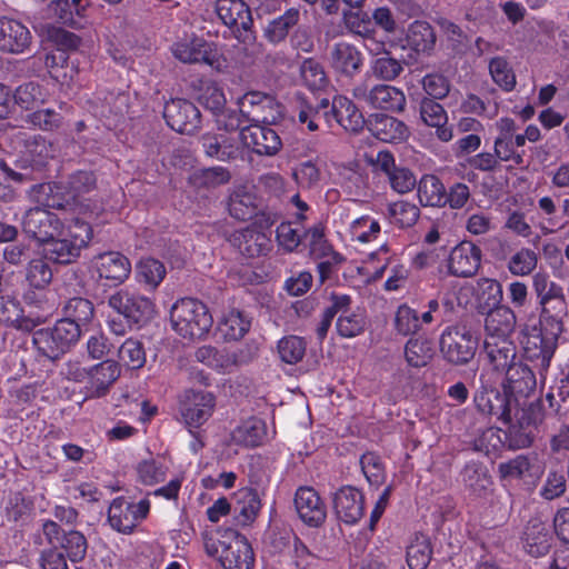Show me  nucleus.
<instances>
[{
    "instance_id": "f257e3e1",
    "label": "nucleus",
    "mask_w": 569,
    "mask_h": 569,
    "mask_svg": "<svg viewBox=\"0 0 569 569\" xmlns=\"http://www.w3.org/2000/svg\"><path fill=\"white\" fill-rule=\"evenodd\" d=\"M493 372L483 369L479 375V386L473 395V402L479 413L487 417H495L506 425H511L520 410L517 403L503 391L497 388Z\"/></svg>"
},
{
    "instance_id": "f03ea898",
    "label": "nucleus",
    "mask_w": 569,
    "mask_h": 569,
    "mask_svg": "<svg viewBox=\"0 0 569 569\" xmlns=\"http://www.w3.org/2000/svg\"><path fill=\"white\" fill-rule=\"evenodd\" d=\"M173 330L184 339H201L213 323L208 307L193 298L178 300L170 310Z\"/></svg>"
},
{
    "instance_id": "7ed1b4c3",
    "label": "nucleus",
    "mask_w": 569,
    "mask_h": 569,
    "mask_svg": "<svg viewBox=\"0 0 569 569\" xmlns=\"http://www.w3.org/2000/svg\"><path fill=\"white\" fill-rule=\"evenodd\" d=\"M80 336L81 329L74 322L58 320L52 328L37 330L32 342L39 356L53 361L68 352Z\"/></svg>"
},
{
    "instance_id": "20e7f679",
    "label": "nucleus",
    "mask_w": 569,
    "mask_h": 569,
    "mask_svg": "<svg viewBox=\"0 0 569 569\" xmlns=\"http://www.w3.org/2000/svg\"><path fill=\"white\" fill-rule=\"evenodd\" d=\"M477 346V339L462 326L447 327L439 340L443 359L453 366H463L473 359Z\"/></svg>"
},
{
    "instance_id": "39448f33",
    "label": "nucleus",
    "mask_w": 569,
    "mask_h": 569,
    "mask_svg": "<svg viewBox=\"0 0 569 569\" xmlns=\"http://www.w3.org/2000/svg\"><path fill=\"white\" fill-rule=\"evenodd\" d=\"M108 305L122 315L129 323L138 326L147 323L154 313V305L149 298L128 289H121L111 295Z\"/></svg>"
},
{
    "instance_id": "423d86ee",
    "label": "nucleus",
    "mask_w": 569,
    "mask_h": 569,
    "mask_svg": "<svg viewBox=\"0 0 569 569\" xmlns=\"http://www.w3.org/2000/svg\"><path fill=\"white\" fill-rule=\"evenodd\" d=\"M352 96L372 108L392 112L402 111L406 106L403 91L389 84H377L369 89L366 82H361L355 86Z\"/></svg>"
},
{
    "instance_id": "0eeeda50",
    "label": "nucleus",
    "mask_w": 569,
    "mask_h": 569,
    "mask_svg": "<svg viewBox=\"0 0 569 569\" xmlns=\"http://www.w3.org/2000/svg\"><path fill=\"white\" fill-rule=\"evenodd\" d=\"M42 532L52 547L60 548L71 562H79L84 559L88 542L84 535L78 530H61L60 526L47 520L42 525Z\"/></svg>"
},
{
    "instance_id": "6e6552de",
    "label": "nucleus",
    "mask_w": 569,
    "mask_h": 569,
    "mask_svg": "<svg viewBox=\"0 0 569 569\" xmlns=\"http://www.w3.org/2000/svg\"><path fill=\"white\" fill-rule=\"evenodd\" d=\"M559 333L540 326L532 327L522 341L526 357L538 361L541 370H547L556 351Z\"/></svg>"
},
{
    "instance_id": "1a4fd4ad",
    "label": "nucleus",
    "mask_w": 569,
    "mask_h": 569,
    "mask_svg": "<svg viewBox=\"0 0 569 569\" xmlns=\"http://www.w3.org/2000/svg\"><path fill=\"white\" fill-rule=\"evenodd\" d=\"M149 509L150 503L146 499L133 503L124 498H116L109 507L108 520L117 531L130 533L147 517Z\"/></svg>"
},
{
    "instance_id": "9d476101",
    "label": "nucleus",
    "mask_w": 569,
    "mask_h": 569,
    "mask_svg": "<svg viewBox=\"0 0 569 569\" xmlns=\"http://www.w3.org/2000/svg\"><path fill=\"white\" fill-rule=\"evenodd\" d=\"M227 538V548L221 550L220 563L224 569H252L254 558L253 551L246 537L233 529H223L220 533Z\"/></svg>"
},
{
    "instance_id": "9b49d317",
    "label": "nucleus",
    "mask_w": 569,
    "mask_h": 569,
    "mask_svg": "<svg viewBox=\"0 0 569 569\" xmlns=\"http://www.w3.org/2000/svg\"><path fill=\"white\" fill-rule=\"evenodd\" d=\"M238 106L247 119L254 122H273L280 116V104L268 93L249 91L238 99Z\"/></svg>"
},
{
    "instance_id": "f8f14e48",
    "label": "nucleus",
    "mask_w": 569,
    "mask_h": 569,
    "mask_svg": "<svg viewBox=\"0 0 569 569\" xmlns=\"http://www.w3.org/2000/svg\"><path fill=\"white\" fill-rule=\"evenodd\" d=\"M163 117L168 126L180 133L191 134L201 122L199 109L184 99H172L164 104Z\"/></svg>"
},
{
    "instance_id": "ddd939ff",
    "label": "nucleus",
    "mask_w": 569,
    "mask_h": 569,
    "mask_svg": "<svg viewBox=\"0 0 569 569\" xmlns=\"http://www.w3.org/2000/svg\"><path fill=\"white\" fill-rule=\"evenodd\" d=\"M238 137L246 148L259 156H274L282 147L278 133L268 126L259 124V122L242 128Z\"/></svg>"
},
{
    "instance_id": "4468645a",
    "label": "nucleus",
    "mask_w": 569,
    "mask_h": 569,
    "mask_svg": "<svg viewBox=\"0 0 569 569\" xmlns=\"http://www.w3.org/2000/svg\"><path fill=\"white\" fill-rule=\"evenodd\" d=\"M61 222L50 211L36 207L26 211L22 219L23 232L39 243L43 244L50 238L60 233Z\"/></svg>"
},
{
    "instance_id": "2eb2a0df",
    "label": "nucleus",
    "mask_w": 569,
    "mask_h": 569,
    "mask_svg": "<svg viewBox=\"0 0 569 569\" xmlns=\"http://www.w3.org/2000/svg\"><path fill=\"white\" fill-rule=\"evenodd\" d=\"M481 249L471 241H461L450 251L448 271L459 278L473 277L481 264Z\"/></svg>"
},
{
    "instance_id": "dca6fc26",
    "label": "nucleus",
    "mask_w": 569,
    "mask_h": 569,
    "mask_svg": "<svg viewBox=\"0 0 569 569\" xmlns=\"http://www.w3.org/2000/svg\"><path fill=\"white\" fill-rule=\"evenodd\" d=\"M216 402L211 392L188 390L181 400V415L189 427L198 428L212 415Z\"/></svg>"
},
{
    "instance_id": "f3484780",
    "label": "nucleus",
    "mask_w": 569,
    "mask_h": 569,
    "mask_svg": "<svg viewBox=\"0 0 569 569\" xmlns=\"http://www.w3.org/2000/svg\"><path fill=\"white\" fill-rule=\"evenodd\" d=\"M238 139V136L208 131L199 138V143L206 157L228 162L236 160L241 153Z\"/></svg>"
},
{
    "instance_id": "a211bd4d",
    "label": "nucleus",
    "mask_w": 569,
    "mask_h": 569,
    "mask_svg": "<svg viewBox=\"0 0 569 569\" xmlns=\"http://www.w3.org/2000/svg\"><path fill=\"white\" fill-rule=\"evenodd\" d=\"M295 507L300 519L310 527H320L327 518V507L311 487H300L297 490Z\"/></svg>"
},
{
    "instance_id": "6ab92c4d",
    "label": "nucleus",
    "mask_w": 569,
    "mask_h": 569,
    "mask_svg": "<svg viewBox=\"0 0 569 569\" xmlns=\"http://www.w3.org/2000/svg\"><path fill=\"white\" fill-rule=\"evenodd\" d=\"M483 353L491 367L488 371L493 372L498 379L500 373L516 362L517 347L511 339L485 338Z\"/></svg>"
},
{
    "instance_id": "aec40b11",
    "label": "nucleus",
    "mask_w": 569,
    "mask_h": 569,
    "mask_svg": "<svg viewBox=\"0 0 569 569\" xmlns=\"http://www.w3.org/2000/svg\"><path fill=\"white\" fill-rule=\"evenodd\" d=\"M256 353L257 349L251 350L250 348H246L239 349L232 355H228L212 346H202L196 350L194 358L198 362H201L209 368L221 370L231 365L240 366L248 363L254 358Z\"/></svg>"
},
{
    "instance_id": "412c9836",
    "label": "nucleus",
    "mask_w": 569,
    "mask_h": 569,
    "mask_svg": "<svg viewBox=\"0 0 569 569\" xmlns=\"http://www.w3.org/2000/svg\"><path fill=\"white\" fill-rule=\"evenodd\" d=\"M506 380L503 391L517 403V397H529L537 386L533 371L522 362H515L503 371Z\"/></svg>"
},
{
    "instance_id": "4be33fe9",
    "label": "nucleus",
    "mask_w": 569,
    "mask_h": 569,
    "mask_svg": "<svg viewBox=\"0 0 569 569\" xmlns=\"http://www.w3.org/2000/svg\"><path fill=\"white\" fill-rule=\"evenodd\" d=\"M70 211L83 207L86 197L97 189V177L93 171L78 170L61 181Z\"/></svg>"
},
{
    "instance_id": "5701e85b",
    "label": "nucleus",
    "mask_w": 569,
    "mask_h": 569,
    "mask_svg": "<svg viewBox=\"0 0 569 569\" xmlns=\"http://www.w3.org/2000/svg\"><path fill=\"white\" fill-rule=\"evenodd\" d=\"M337 517L347 525H355L363 516V497L351 486L340 488L333 496Z\"/></svg>"
},
{
    "instance_id": "b1692460",
    "label": "nucleus",
    "mask_w": 569,
    "mask_h": 569,
    "mask_svg": "<svg viewBox=\"0 0 569 569\" xmlns=\"http://www.w3.org/2000/svg\"><path fill=\"white\" fill-rule=\"evenodd\" d=\"M498 131L493 141V149L497 158L501 162H512L516 166L523 163V153L519 152L513 146V136L517 131V124L511 118H501L496 122Z\"/></svg>"
},
{
    "instance_id": "393cba45",
    "label": "nucleus",
    "mask_w": 569,
    "mask_h": 569,
    "mask_svg": "<svg viewBox=\"0 0 569 569\" xmlns=\"http://www.w3.org/2000/svg\"><path fill=\"white\" fill-rule=\"evenodd\" d=\"M31 32L20 21L0 17V50L8 53H21L31 43Z\"/></svg>"
},
{
    "instance_id": "a878e982",
    "label": "nucleus",
    "mask_w": 569,
    "mask_h": 569,
    "mask_svg": "<svg viewBox=\"0 0 569 569\" xmlns=\"http://www.w3.org/2000/svg\"><path fill=\"white\" fill-rule=\"evenodd\" d=\"M173 57L182 63L212 64L211 44L199 37L184 38L171 46Z\"/></svg>"
},
{
    "instance_id": "bb28decb",
    "label": "nucleus",
    "mask_w": 569,
    "mask_h": 569,
    "mask_svg": "<svg viewBox=\"0 0 569 569\" xmlns=\"http://www.w3.org/2000/svg\"><path fill=\"white\" fill-rule=\"evenodd\" d=\"M230 242L243 257L256 258L266 254L271 247L270 238L256 228L234 231Z\"/></svg>"
},
{
    "instance_id": "cd10ccee",
    "label": "nucleus",
    "mask_w": 569,
    "mask_h": 569,
    "mask_svg": "<svg viewBox=\"0 0 569 569\" xmlns=\"http://www.w3.org/2000/svg\"><path fill=\"white\" fill-rule=\"evenodd\" d=\"M120 365L113 360H104L92 366L86 387L88 397L100 398L106 396L110 387L120 377Z\"/></svg>"
},
{
    "instance_id": "c85d7f7f",
    "label": "nucleus",
    "mask_w": 569,
    "mask_h": 569,
    "mask_svg": "<svg viewBox=\"0 0 569 569\" xmlns=\"http://www.w3.org/2000/svg\"><path fill=\"white\" fill-rule=\"evenodd\" d=\"M362 62L360 50L346 41L335 43L330 50V64L341 76L352 78L361 69Z\"/></svg>"
},
{
    "instance_id": "c756f323",
    "label": "nucleus",
    "mask_w": 569,
    "mask_h": 569,
    "mask_svg": "<svg viewBox=\"0 0 569 569\" xmlns=\"http://www.w3.org/2000/svg\"><path fill=\"white\" fill-rule=\"evenodd\" d=\"M517 327V317L507 306L490 309L485 318L486 338L511 339Z\"/></svg>"
},
{
    "instance_id": "7c9ffc66",
    "label": "nucleus",
    "mask_w": 569,
    "mask_h": 569,
    "mask_svg": "<svg viewBox=\"0 0 569 569\" xmlns=\"http://www.w3.org/2000/svg\"><path fill=\"white\" fill-rule=\"evenodd\" d=\"M539 305L541 306L540 326L561 335L562 320L567 316V302L562 289L540 299Z\"/></svg>"
},
{
    "instance_id": "2f4dec72",
    "label": "nucleus",
    "mask_w": 569,
    "mask_h": 569,
    "mask_svg": "<svg viewBox=\"0 0 569 569\" xmlns=\"http://www.w3.org/2000/svg\"><path fill=\"white\" fill-rule=\"evenodd\" d=\"M94 260L99 277L116 283H122L131 272L129 259L118 251L100 253Z\"/></svg>"
},
{
    "instance_id": "473e14b6",
    "label": "nucleus",
    "mask_w": 569,
    "mask_h": 569,
    "mask_svg": "<svg viewBox=\"0 0 569 569\" xmlns=\"http://www.w3.org/2000/svg\"><path fill=\"white\" fill-rule=\"evenodd\" d=\"M330 111L337 123L351 133L360 132L367 123L357 106L346 97H335Z\"/></svg>"
},
{
    "instance_id": "72a5a7b5",
    "label": "nucleus",
    "mask_w": 569,
    "mask_h": 569,
    "mask_svg": "<svg viewBox=\"0 0 569 569\" xmlns=\"http://www.w3.org/2000/svg\"><path fill=\"white\" fill-rule=\"evenodd\" d=\"M367 124L369 131L383 142H400L408 137L407 126L391 116L375 114Z\"/></svg>"
},
{
    "instance_id": "f704fd0d",
    "label": "nucleus",
    "mask_w": 569,
    "mask_h": 569,
    "mask_svg": "<svg viewBox=\"0 0 569 569\" xmlns=\"http://www.w3.org/2000/svg\"><path fill=\"white\" fill-rule=\"evenodd\" d=\"M29 198L43 208L70 210L61 181L32 186Z\"/></svg>"
},
{
    "instance_id": "c9c22d12",
    "label": "nucleus",
    "mask_w": 569,
    "mask_h": 569,
    "mask_svg": "<svg viewBox=\"0 0 569 569\" xmlns=\"http://www.w3.org/2000/svg\"><path fill=\"white\" fill-rule=\"evenodd\" d=\"M216 12L227 27L243 30L251 27V13L243 0H217Z\"/></svg>"
},
{
    "instance_id": "e433bc0d",
    "label": "nucleus",
    "mask_w": 569,
    "mask_h": 569,
    "mask_svg": "<svg viewBox=\"0 0 569 569\" xmlns=\"http://www.w3.org/2000/svg\"><path fill=\"white\" fill-rule=\"evenodd\" d=\"M420 116L427 126L436 128V136L441 141L451 140L452 130L446 126L448 118L440 103L433 99H423L420 104Z\"/></svg>"
},
{
    "instance_id": "4c0bfd02",
    "label": "nucleus",
    "mask_w": 569,
    "mask_h": 569,
    "mask_svg": "<svg viewBox=\"0 0 569 569\" xmlns=\"http://www.w3.org/2000/svg\"><path fill=\"white\" fill-rule=\"evenodd\" d=\"M300 19V10L298 8H289L281 16L268 22L263 29V36L273 44L280 43L299 24Z\"/></svg>"
},
{
    "instance_id": "58836bf2",
    "label": "nucleus",
    "mask_w": 569,
    "mask_h": 569,
    "mask_svg": "<svg viewBox=\"0 0 569 569\" xmlns=\"http://www.w3.org/2000/svg\"><path fill=\"white\" fill-rule=\"evenodd\" d=\"M260 507V498L256 490L242 488L236 492L232 510L236 519L242 526H247L256 519Z\"/></svg>"
},
{
    "instance_id": "ea45409f",
    "label": "nucleus",
    "mask_w": 569,
    "mask_h": 569,
    "mask_svg": "<svg viewBox=\"0 0 569 569\" xmlns=\"http://www.w3.org/2000/svg\"><path fill=\"white\" fill-rule=\"evenodd\" d=\"M331 102L329 99H321L317 103L303 102L298 112V121L307 124L309 131H317L322 122L330 123L332 118Z\"/></svg>"
},
{
    "instance_id": "a19ab883",
    "label": "nucleus",
    "mask_w": 569,
    "mask_h": 569,
    "mask_svg": "<svg viewBox=\"0 0 569 569\" xmlns=\"http://www.w3.org/2000/svg\"><path fill=\"white\" fill-rule=\"evenodd\" d=\"M42 246L46 259L56 263H71L80 254V249L68 237L61 239L52 237Z\"/></svg>"
},
{
    "instance_id": "79ce46f5",
    "label": "nucleus",
    "mask_w": 569,
    "mask_h": 569,
    "mask_svg": "<svg viewBox=\"0 0 569 569\" xmlns=\"http://www.w3.org/2000/svg\"><path fill=\"white\" fill-rule=\"evenodd\" d=\"M231 180V172L220 166L198 169L189 176V184L196 189H214L227 184Z\"/></svg>"
},
{
    "instance_id": "37998d69",
    "label": "nucleus",
    "mask_w": 569,
    "mask_h": 569,
    "mask_svg": "<svg viewBox=\"0 0 569 569\" xmlns=\"http://www.w3.org/2000/svg\"><path fill=\"white\" fill-rule=\"evenodd\" d=\"M432 340L426 337L411 338L405 346V357L409 366L421 368L427 366L435 356Z\"/></svg>"
},
{
    "instance_id": "c03bdc74",
    "label": "nucleus",
    "mask_w": 569,
    "mask_h": 569,
    "mask_svg": "<svg viewBox=\"0 0 569 569\" xmlns=\"http://www.w3.org/2000/svg\"><path fill=\"white\" fill-rule=\"evenodd\" d=\"M418 197L422 206L441 207L447 203L443 183L433 174H425L418 186Z\"/></svg>"
},
{
    "instance_id": "a18cd8bd",
    "label": "nucleus",
    "mask_w": 569,
    "mask_h": 569,
    "mask_svg": "<svg viewBox=\"0 0 569 569\" xmlns=\"http://www.w3.org/2000/svg\"><path fill=\"white\" fill-rule=\"evenodd\" d=\"M267 436L266 425L258 418H250L238 426L232 432V439L246 447H257Z\"/></svg>"
},
{
    "instance_id": "49530a36",
    "label": "nucleus",
    "mask_w": 569,
    "mask_h": 569,
    "mask_svg": "<svg viewBox=\"0 0 569 569\" xmlns=\"http://www.w3.org/2000/svg\"><path fill=\"white\" fill-rule=\"evenodd\" d=\"M407 40L416 52L427 53L435 48L437 37L430 23L417 20L410 24Z\"/></svg>"
},
{
    "instance_id": "de8ad7c7",
    "label": "nucleus",
    "mask_w": 569,
    "mask_h": 569,
    "mask_svg": "<svg viewBox=\"0 0 569 569\" xmlns=\"http://www.w3.org/2000/svg\"><path fill=\"white\" fill-rule=\"evenodd\" d=\"M432 558V547L429 538L416 533L407 547V563L410 569H426Z\"/></svg>"
},
{
    "instance_id": "09e8293b",
    "label": "nucleus",
    "mask_w": 569,
    "mask_h": 569,
    "mask_svg": "<svg viewBox=\"0 0 569 569\" xmlns=\"http://www.w3.org/2000/svg\"><path fill=\"white\" fill-rule=\"evenodd\" d=\"M466 487L477 497H487L492 490V479L488 471L476 463L467 465L462 471Z\"/></svg>"
},
{
    "instance_id": "8fccbe9b",
    "label": "nucleus",
    "mask_w": 569,
    "mask_h": 569,
    "mask_svg": "<svg viewBox=\"0 0 569 569\" xmlns=\"http://www.w3.org/2000/svg\"><path fill=\"white\" fill-rule=\"evenodd\" d=\"M406 64L407 62L405 59H398L388 51L387 53H382V56L375 58L371 61L370 68L372 74L377 79L382 81H393L405 71Z\"/></svg>"
},
{
    "instance_id": "3c124183",
    "label": "nucleus",
    "mask_w": 569,
    "mask_h": 569,
    "mask_svg": "<svg viewBox=\"0 0 569 569\" xmlns=\"http://www.w3.org/2000/svg\"><path fill=\"white\" fill-rule=\"evenodd\" d=\"M228 207L230 214L241 221L257 213L256 197L244 188H238L230 194Z\"/></svg>"
},
{
    "instance_id": "603ef678",
    "label": "nucleus",
    "mask_w": 569,
    "mask_h": 569,
    "mask_svg": "<svg viewBox=\"0 0 569 569\" xmlns=\"http://www.w3.org/2000/svg\"><path fill=\"white\" fill-rule=\"evenodd\" d=\"M251 326L243 312L232 309L223 316L219 323V330L227 340H240L249 331Z\"/></svg>"
},
{
    "instance_id": "864d4df0",
    "label": "nucleus",
    "mask_w": 569,
    "mask_h": 569,
    "mask_svg": "<svg viewBox=\"0 0 569 569\" xmlns=\"http://www.w3.org/2000/svg\"><path fill=\"white\" fill-rule=\"evenodd\" d=\"M63 313L64 318L62 320L74 322L80 329L81 325H87L92 320L94 307L89 299L73 297L66 301Z\"/></svg>"
},
{
    "instance_id": "5fc2aeb1",
    "label": "nucleus",
    "mask_w": 569,
    "mask_h": 569,
    "mask_svg": "<svg viewBox=\"0 0 569 569\" xmlns=\"http://www.w3.org/2000/svg\"><path fill=\"white\" fill-rule=\"evenodd\" d=\"M306 239L309 241L310 254L316 259L332 256L335 262H341L342 257L332 250V247L325 238V229L322 224H316L305 232Z\"/></svg>"
},
{
    "instance_id": "6e6d98bb",
    "label": "nucleus",
    "mask_w": 569,
    "mask_h": 569,
    "mask_svg": "<svg viewBox=\"0 0 569 569\" xmlns=\"http://www.w3.org/2000/svg\"><path fill=\"white\" fill-rule=\"evenodd\" d=\"M119 365L121 363L127 369L138 370L146 363V351L141 341L129 338L118 350Z\"/></svg>"
},
{
    "instance_id": "4d7b16f0",
    "label": "nucleus",
    "mask_w": 569,
    "mask_h": 569,
    "mask_svg": "<svg viewBox=\"0 0 569 569\" xmlns=\"http://www.w3.org/2000/svg\"><path fill=\"white\" fill-rule=\"evenodd\" d=\"M300 77L302 82L312 91L322 90L329 83L323 66L313 58H307L302 61Z\"/></svg>"
},
{
    "instance_id": "13d9d810",
    "label": "nucleus",
    "mask_w": 569,
    "mask_h": 569,
    "mask_svg": "<svg viewBox=\"0 0 569 569\" xmlns=\"http://www.w3.org/2000/svg\"><path fill=\"white\" fill-rule=\"evenodd\" d=\"M164 264L153 258L140 260L137 264V277L139 282L144 283L151 289H156L166 276Z\"/></svg>"
},
{
    "instance_id": "bf43d9fd",
    "label": "nucleus",
    "mask_w": 569,
    "mask_h": 569,
    "mask_svg": "<svg viewBox=\"0 0 569 569\" xmlns=\"http://www.w3.org/2000/svg\"><path fill=\"white\" fill-rule=\"evenodd\" d=\"M46 94L39 83L27 82L19 86L13 94V104L20 106L24 110H30L43 103Z\"/></svg>"
},
{
    "instance_id": "052dcab7",
    "label": "nucleus",
    "mask_w": 569,
    "mask_h": 569,
    "mask_svg": "<svg viewBox=\"0 0 569 569\" xmlns=\"http://www.w3.org/2000/svg\"><path fill=\"white\" fill-rule=\"evenodd\" d=\"M52 146L41 136H33L26 141V154L30 160L31 167L42 168L52 154Z\"/></svg>"
},
{
    "instance_id": "680f3d73",
    "label": "nucleus",
    "mask_w": 569,
    "mask_h": 569,
    "mask_svg": "<svg viewBox=\"0 0 569 569\" xmlns=\"http://www.w3.org/2000/svg\"><path fill=\"white\" fill-rule=\"evenodd\" d=\"M388 213L392 223L401 228H408L417 222L420 210L416 204L407 201H397L389 204Z\"/></svg>"
},
{
    "instance_id": "e2e57ef3",
    "label": "nucleus",
    "mask_w": 569,
    "mask_h": 569,
    "mask_svg": "<svg viewBox=\"0 0 569 569\" xmlns=\"http://www.w3.org/2000/svg\"><path fill=\"white\" fill-rule=\"evenodd\" d=\"M368 321L362 312L341 313L338 317L337 332L343 338H353L365 332Z\"/></svg>"
},
{
    "instance_id": "0e129e2a",
    "label": "nucleus",
    "mask_w": 569,
    "mask_h": 569,
    "mask_svg": "<svg viewBox=\"0 0 569 569\" xmlns=\"http://www.w3.org/2000/svg\"><path fill=\"white\" fill-rule=\"evenodd\" d=\"M538 263L537 253L529 248H521L508 261V270L513 276H528L536 268Z\"/></svg>"
},
{
    "instance_id": "69168bd1",
    "label": "nucleus",
    "mask_w": 569,
    "mask_h": 569,
    "mask_svg": "<svg viewBox=\"0 0 569 569\" xmlns=\"http://www.w3.org/2000/svg\"><path fill=\"white\" fill-rule=\"evenodd\" d=\"M26 279L31 287L44 289L52 280V270L44 259H32L28 263Z\"/></svg>"
},
{
    "instance_id": "338daca9",
    "label": "nucleus",
    "mask_w": 569,
    "mask_h": 569,
    "mask_svg": "<svg viewBox=\"0 0 569 569\" xmlns=\"http://www.w3.org/2000/svg\"><path fill=\"white\" fill-rule=\"evenodd\" d=\"M522 415H525L523 410H521ZM519 421V425H511L507 432V445L508 448L517 450L528 448L533 440V436L530 429V421H523V416L515 418Z\"/></svg>"
},
{
    "instance_id": "774afa93",
    "label": "nucleus",
    "mask_w": 569,
    "mask_h": 569,
    "mask_svg": "<svg viewBox=\"0 0 569 569\" xmlns=\"http://www.w3.org/2000/svg\"><path fill=\"white\" fill-rule=\"evenodd\" d=\"M306 341L297 336L282 338L278 343V352L282 361L293 365L302 360L306 353Z\"/></svg>"
}]
</instances>
